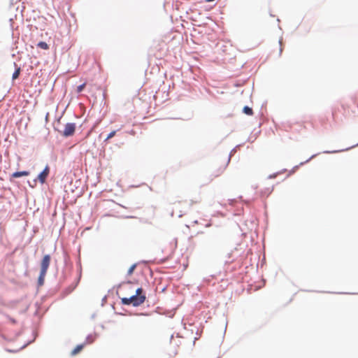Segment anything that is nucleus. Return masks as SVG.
<instances>
[{"label": "nucleus", "mask_w": 358, "mask_h": 358, "mask_svg": "<svg viewBox=\"0 0 358 358\" xmlns=\"http://www.w3.org/2000/svg\"><path fill=\"white\" fill-rule=\"evenodd\" d=\"M9 320H10V322L13 324H15L16 322L15 320V319H12V318H10L9 317Z\"/></svg>", "instance_id": "17"}, {"label": "nucleus", "mask_w": 358, "mask_h": 358, "mask_svg": "<svg viewBox=\"0 0 358 358\" xmlns=\"http://www.w3.org/2000/svg\"><path fill=\"white\" fill-rule=\"evenodd\" d=\"M50 259H51V258H50V255H44V257H43V259L41 260V271L40 272L47 273L48 267L50 264Z\"/></svg>", "instance_id": "3"}, {"label": "nucleus", "mask_w": 358, "mask_h": 358, "mask_svg": "<svg viewBox=\"0 0 358 358\" xmlns=\"http://www.w3.org/2000/svg\"><path fill=\"white\" fill-rule=\"evenodd\" d=\"M136 267V264L131 265L127 271V274L129 275H131L133 273L134 271L135 270Z\"/></svg>", "instance_id": "13"}, {"label": "nucleus", "mask_w": 358, "mask_h": 358, "mask_svg": "<svg viewBox=\"0 0 358 358\" xmlns=\"http://www.w3.org/2000/svg\"><path fill=\"white\" fill-rule=\"evenodd\" d=\"M145 299L146 296L143 293V289L139 287L136 290L135 294L130 297L121 298V302L123 305L126 306L132 305L133 306H138L145 302Z\"/></svg>", "instance_id": "1"}, {"label": "nucleus", "mask_w": 358, "mask_h": 358, "mask_svg": "<svg viewBox=\"0 0 358 358\" xmlns=\"http://www.w3.org/2000/svg\"><path fill=\"white\" fill-rule=\"evenodd\" d=\"M84 345H77L73 350L71 352L72 355H76L79 353L83 348Z\"/></svg>", "instance_id": "9"}, {"label": "nucleus", "mask_w": 358, "mask_h": 358, "mask_svg": "<svg viewBox=\"0 0 358 358\" xmlns=\"http://www.w3.org/2000/svg\"><path fill=\"white\" fill-rule=\"evenodd\" d=\"M243 113L248 115H252L253 114L252 109L249 106H245L243 108Z\"/></svg>", "instance_id": "11"}, {"label": "nucleus", "mask_w": 358, "mask_h": 358, "mask_svg": "<svg viewBox=\"0 0 358 358\" xmlns=\"http://www.w3.org/2000/svg\"><path fill=\"white\" fill-rule=\"evenodd\" d=\"M85 85H86V83H83V84L78 86L76 88V92L77 93L81 92L83 90V89L85 88Z\"/></svg>", "instance_id": "14"}, {"label": "nucleus", "mask_w": 358, "mask_h": 358, "mask_svg": "<svg viewBox=\"0 0 358 358\" xmlns=\"http://www.w3.org/2000/svg\"><path fill=\"white\" fill-rule=\"evenodd\" d=\"M50 172V169L48 166L44 170L38 175V179L41 183H44Z\"/></svg>", "instance_id": "5"}, {"label": "nucleus", "mask_w": 358, "mask_h": 358, "mask_svg": "<svg viewBox=\"0 0 358 358\" xmlns=\"http://www.w3.org/2000/svg\"><path fill=\"white\" fill-rule=\"evenodd\" d=\"M115 134H116V131H111V132L108 135V136H107V138H106V140H105V141H108L109 139L112 138L113 137H114V136H115Z\"/></svg>", "instance_id": "15"}, {"label": "nucleus", "mask_w": 358, "mask_h": 358, "mask_svg": "<svg viewBox=\"0 0 358 358\" xmlns=\"http://www.w3.org/2000/svg\"><path fill=\"white\" fill-rule=\"evenodd\" d=\"M345 118L354 120L358 117V103L355 98H352L350 103L342 106Z\"/></svg>", "instance_id": "2"}, {"label": "nucleus", "mask_w": 358, "mask_h": 358, "mask_svg": "<svg viewBox=\"0 0 358 358\" xmlns=\"http://www.w3.org/2000/svg\"><path fill=\"white\" fill-rule=\"evenodd\" d=\"M20 73V68H17V69L15 70V71L13 73V76H12V78H13V80L17 79V78L19 77Z\"/></svg>", "instance_id": "12"}, {"label": "nucleus", "mask_w": 358, "mask_h": 358, "mask_svg": "<svg viewBox=\"0 0 358 358\" xmlns=\"http://www.w3.org/2000/svg\"><path fill=\"white\" fill-rule=\"evenodd\" d=\"M37 47L40 48L41 49H43V50H48L49 49V45L45 42H43V41L39 42L37 44Z\"/></svg>", "instance_id": "10"}, {"label": "nucleus", "mask_w": 358, "mask_h": 358, "mask_svg": "<svg viewBox=\"0 0 358 358\" xmlns=\"http://www.w3.org/2000/svg\"><path fill=\"white\" fill-rule=\"evenodd\" d=\"M225 168H226L225 165H223L222 166L220 167L219 169L215 168V170L213 171L212 176L213 177H218L224 172V171L225 170Z\"/></svg>", "instance_id": "6"}, {"label": "nucleus", "mask_w": 358, "mask_h": 358, "mask_svg": "<svg viewBox=\"0 0 358 358\" xmlns=\"http://www.w3.org/2000/svg\"><path fill=\"white\" fill-rule=\"evenodd\" d=\"M45 275L46 273L40 272V275L38 279V284L39 286H42L44 284Z\"/></svg>", "instance_id": "8"}, {"label": "nucleus", "mask_w": 358, "mask_h": 358, "mask_svg": "<svg viewBox=\"0 0 358 358\" xmlns=\"http://www.w3.org/2000/svg\"><path fill=\"white\" fill-rule=\"evenodd\" d=\"M333 118H334V120H336V119L337 118V115H336V112H334V113H333Z\"/></svg>", "instance_id": "16"}, {"label": "nucleus", "mask_w": 358, "mask_h": 358, "mask_svg": "<svg viewBox=\"0 0 358 358\" xmlns=\"http://www.w3.org/2000/svg\"><path fill=\"white\" fill-rule=\"evenodd\" d=\"M76 130V124L74 123H67L65 125L64 130L63 131L64 136H72Z\"/></svg>", "instance_id": "4"}, {"label": "nucleus", "mask_w": 358, "mask_h": 358, "mask_svg": "<svg viewBox=\"0 0 358 358\" xmlns=\"http://www.w3.org/2000/svg\"><path fill=\"white\" fill-rule=\"evenodd\" d=\"M29 175V171H17L12 174L13 178H20L22 176H27Z\"/></svg>", "instance_id": "7"}]
</instances>
